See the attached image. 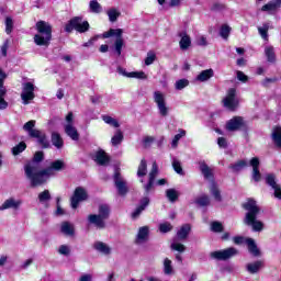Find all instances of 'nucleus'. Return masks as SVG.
I'll use <instances>...</instances> for the list:
<instances>
[{
    "label": "nucleus",
    "mask_w": 281,
    "mask_h": 281,
    "mask_svg": "<svg viewBox=\"0 0 281 281\" xmlns=\"http://www.w3.org/2000/svg\"><path fill=\"white\" fill-rule=\"evenodd\" d=\"M87 199H88L87 190H85V188L82 187H78L75 190L74 195L71 198L72 210H76L78 207V204L80 203V201H87Z\"/></svg>",
    "instance_id": "13"
},
{
    "label": "nucleus",
    "mask_w": 281,
    "mask_h": 281,
    "mask_svg": "<svg viewBox=\"0 0 281 281\" xmlns=\"http://www.w3.org/2000/svg\"><path fill=\"white\" fill-rule=\"evenodd\" d=\"M166 196L170 203H175L179 199V192H177L175 189H167Z\"/></svg>",
    "instance_id": "45"
},
{
    "label": "nucleus",
    "mask_w": 281,
    "mask_h": 281,
    "mask_svg": "<svg viewBox=\"0 0 281 281\" xmlns=\"http://www.w3.org/2000/svg\"><path fill=\"white\" fill-rule=\"evenodd\" d=\"M223 104L228 111L238 109V98H236V88H229L226 97L223 99Z\"/></svg>",
    "instance_id": "9"
},
{
    "label": "nucleus",
    "mask_w": 281,
    "mask_h": 281,
    "mask_svg": "<svg viewBox=\"0 0 281 281\" xmlns=\"http://www.w3.org/2000/svg\"><path fill=\"white\" fill-rule=\"evenodd\" d=\"M153 99L155 104L157 105L159 115H161V117H168V114L170 113V108H168V103H166V93L156 90L153 93Z\"/></svg>",
    "instance_id": "6"
},
{
    "label": "nucleus",
    "mask_w": 281,
    "mask_h": 281,
    "mask_svg": "<svg viewBox=\"0 0 281 281\" xmlns=\"http://www.w3.org/2000/svg\"><path fill=\"white\" fill-rule=\"evenodd\" d=\"M195 203L198 205H200V207H207V205H210L211 201H210V196L207 195H202L200 198H198L195 200Z\"/></svg>",
    "instance_id": "53"
},
{
    "label": "nucleus",
    "mask_w": 281,
    "mask_h": 281,
    "mask_svg": "<svg viewBox=\"0 0 281 281\" xmlns=\"http://www.w3.org/2000/svg\"><path fill=\"white\" fill-rule=\"evenodd\" d=\"M181 137H186V131L184 130H179V134H176L172 142H171V147L177 148L179 146V140Z\"/></svg>",
    "instance_id": "51"
},
{
    "label": "nucleus",
    "mask_w": 281,
    "mask_h": 281,
    "mask_svg": "<svg viewBox=\"0 0 281 281\" xmlns=\"http://www.w3.org/2000/svg\"><path fill=\"white\" fill-rule=\"evenodd\" d=\"M92 159L99 166H109V162L111 161V158L109 157V155H106V151H104L103 149L94 151V154L92 155Z\"/></svg>",
    "instance_id": "15"
},
{
    "label": "nucleus",
    "mask_w": 281,
    "mask_h": 281,
    "mask_svg": "<svg viewBox=\"0 0 281 281\" xmlns=\"http://www.w3.org/2000/svg\"><path fill=\"white\" fill-rule=\"evenodd\" d=\"M234 256H238V249L234 247L211 252V258L214 260H229V258H234Z\"/></svg>",
    "instance_id": "11"
},
{
    "label": "nucleus",
    "mask_w": 281,
    "mask_h": 281,
    "mask_svg": "<svg viewBox=\"0 0 281 281\" xmlns=\"http://www.w3.org/2000/svg\"><path fill=\"white\" fill-rule=\"evenodd\" d=\"M159 232L161 234H168V232H172V224L170 222H165L159 225Z\"/></svg>",
    "instance_id": "59"
},
{
    "label": "nucleus",
    "mask_w": 281,
    "mask_h": 281,
    "mask_svg": "<svg viewBox=\"0 0 281 281\" xmlns=\"http://www.w3.org/2000/svg\"><path fill=\"white\" fill-rule=\"evenodd\" d=\"M281 9V0H271L261 7V12H268L269 14H276Z\"/></svg>",
    "instance_id": "20"
},
{
    "label": "nucleus",
    "mask_w": 281,
    "mask_h": 281,
    "mask_svg": "<svg viewBox=\"0 0 281 281\" xmlns=\"http://www.w3.org/2000/svg\"><path fill=\"white\" fill-rule=\"evenodd\" d=\"M60 170H65V161L63 160H55L50 162V166L47 168L42 169V173H40V180H37L36 188H41V186H45L55 172H60Z\"/></svg>",
    "instance_id": "4"
},
{
    "label": "nucleus",
    "mask_w": 281,
    "mask_h": 281,
    "mask_svg": "<svg viewBox=\"0 0 281 281\" xmlns=\"http://www.w3.org/2000/svg\"><path fill=\"white\" fill-rule=\"evenodd\" d=\"M211 229L216 234H220L221 232H223V224L221 222H213L211 224Z\"/></svg>",
    "instance_id": "63"
},
{
    "label": "nucleus",
    "mask_w": 281,
    "mask_h": 281,
    "mask_svg": "<svg viewBox=\"0 0 281 281\" xmlns=\"http://www.w3.org/2000/svg\"><path fill=\"white\" fill-rule=\"evenodd\" d=\"M178 36L181 37L179 42L180 49H182V52L190 49V45H192V40L190 38V35H188V33L186 32H180Z\"/></svg>",
    "instance_id": "25"
},
{
    "label": "nucleus",
    "mask_w": 281,
    "mask_h": 281,
    "mask_svg": "<svg viewBox=\"0 0 281 281\" xmlns=\"http://www.w3.org/2000/svg\"><path fill=\"white\" fill-rule=\"evenodd\" d=\"M35 30H37V34L34 35L35 45L48 47L52 43V24L41 20L35 24Z\"/></svg>",
    "instance_id": "3"
},
{
    "label": "nucleus",
    "mask_w": 281,
    "mask_h": 281,
    "mask_svg": "<svg viewBox=\"0 0 281 281\" xmlns=\"http://www.w3.org/2000/svg\"><path fill=\"white\" fill-rule=\"evenodd\" d=\"M50 142H52L53 146H55V148H57L58 150H60V148H63V146H65V140H63V136H60V134L58 132L52 133Z\"/></svg>",
    "instance_id": "31"
},
{
    "label": "nucleus",
    "mask_w": 281,
    "mask_h": 281,
    "mask_svg": "<svg viewBox=\"0 0 281 281\" xmlns=\"http://www.w3.org/2000/svg\"><path fill=\"white\" fill-rule=\"evenodd\" d=\"M114 186L120 196H124L125 194H128V186H126V182L117 171L114 173Z\"/></svg>",
    "instance_id": "14"
},
{
    "label": "nucleus",
    "mask_w": 281,
    "mask_h": 281,
    "mask_svg": "<svg viewBox=\"0 0 281 281\" xmlns=\"http://www.w3.org/2000/svg\"><path fill=\"white\" fill-rule=\"evenodd\" d=\"M94 249L100 254H103L104 256H109V254H111V248L109 247V245L102 241L94 243Z\"/></svg>",
    "instance_id": "39"
},
{
    "label": "nucleus",
    "mask_w": 281,
    "mask_h": 281,
    "mask_svg": "<svg viewBox=\"0 0 281 281\" xmlns=\"http://www.w3.org/2000/svg\"><path fill=\"white\" fill-rule=\"evenodd\" d=\"M21 205H23V201L9 198L0 205V212L5 210H19Z\"/></svg>",
    "instance_id": "16"
},
{
    "label": "nucleus",
    "mask_w": 281,
    "mask_h": 281,
    "mask_svg": "<svg viewBox=\"0 0 281 281\" xmlns=\"http://www.w3.org/2000/svg\"><path fill=\"white\" fill-rule=\"evenodd\" d=\"M263 267H265V262H262V260H257L255 262L247 263L246 271H248V273L256 274V273H259L260 269H262Z\"/></svg>",
    "instance_id": "26"
},
{
    "label": "nucleus",
    "mask_w": 281,
    "mask_h": 281,
    "mask_svg": "<svg viewBox=\"0 0 281 281\" xmlns=\"http://www.w3.org/2000/svg\"><path fill=\"white\" fill-rule=\"evenodd\" d=\"M148 175V164L146 159H142L137 169V177H146Z\"/></svg>",
    "instance_id": "44"
},
{
    "label": "nucleus",
    "mask_w": 281,
    "mask_h": 281,
    "mask_svg": "<svg viewBox=\"0 0 281 281\" xmlns=\"http://www.w3.org/2000/svg\"><path fill=\"white\" fill-rule=\"evenodd\" d=\"M190 86V81L188 79H180L177 80L175 83V89L176 91H183V89H186V87Z\"/></svg>",
    "instance_id": "47"
},
{
    "label": "nucleus",
    "mask_w": 281,
    "mask_h": 281,
    "mask_svg": "<svg viewBox=\"0 0 281 281\" xmlns=\"http://www.w3.org/2000/svg\"><path fill=\"white\" fill-rule=\"evenodd\" d=\"M122 29H111L109 32L103 33V38H111V36H116L114 42V49L117 56H122V47H124V38H122Z\"/></svg>",
    "instance_id": "8"
},
{
    "label": "nucleus",
    "mask_w": 281,
    "mask_h": 281,
    "mask_svg": "<svg viewBox=\"0 0 281 281\" xmlns=\"http://www.w3.org/2000/svg\"><path fill=\"white\" fill-rule=\"evenodd\" d=\"M124 142V132L122 130H116L114 135L111 138L112 146H120Z\"/></svg>",
    "instance_id": "37"
},
{
    "label": "nucleus",
    "mask_w": 281,
    "mask_h": 281,
    "mask_svg": "<svg viewBox=\"0 0 281 281\" xmlns=\"http://www.w3.org/2000/svg\"><path fill=\"white\" fill-rule=\"evenodd\" d=\"M34 139H37V143L42 148H49V140L47 139V134L42 132L41 130L38 132H35L32 136Z\"/></svg>",
    "instance_id": "24"
},
{
    "label": "nucleus",
    "mask_w": 281,
    "mask_h": 281,
    "mask_svg": "<svg viewBox=\"0 0 281 281\" xmlns=\"http://www.w3.org/2000/svg\"><path fill=\"white\" fill-rule=\"evenodd\" d=\"M154 143H155V137L154 136H145L143 138L144 148H150V146H153Z\"/></svg>",
    "instance_id": "61"
},
{
    "label": "nucleus",
    "mask_w": 281,
    "mask_h": 281,
    "mask_svg": "<svg viewBox=\"0 0 281 281\" xmlns=\"http://www.w3.org/2000/svg\"><path fill=\"white\" fill-rule=\"evenodd\" d=\"M45 159V154L43 151H36L32 161L24 165V175L30 181L31 188H36L43 169H41V161Z\"/></svg>",
    "instance_id": "2"
},
{
    "label": "nucleus",
    "mask_w": 281,
    "mask_h": 281,
    "mask_svg": "<svg viewBox=\"0 0 281 281\" xmlns=\"http://www.w3.org/2000/svg\"><path fill=\"white\" fill-rule=\"evenodd\" d=\"M35 126H36V121L31 120L23 125V131L29 133V137H34V134L38 133V131H40V130L34 128Z\"/></svg>",
    "instance_id": "34"
},
{
    "label": "nucleus",
    "mask_w": 281,
    "mask_h": 281,
    "mask_svg": "<svg viewBox=\"0 0 281 281\" xmlns=\"http://www.w3.org/2000/svg\"><path fill=\"white\" fill-rule=\"evenodd\" d=\"M150 233V229L148 228V226H142L138 229V233L136 235V245H144V243H146L148 240V234Z\"/></svg>",
    "instance_id": "21"
},
{
    "label": "nucleus",
    "mask_w": 281,
    "mask_h": 281,
    "mask_svg": "<svg viewBox=\"0 0 281 281\" xmlns=\"http://www.w3.org/2000/svg\"><path fill=\"white\" fill-rule=\"evenodd\" d=\"M232 33V27L227 24H223L220 30V36L224 38V41H227L229 38V34Z\"/></svg>",
    "instance_id": "46"
},
{
    "label": "nucleus",
    "mask_w": 281,
    "mask_h": 281,
    "mask_svg": "<svg viewBox=\"0 0 281 281\" xmlns=\"http://www.w3.org/2000/svg\"><path fill=\"white\" fill-rule=\"evenodd\" d=\"M248 164L246 160H238L237 162L229 165V169L232 172H240V170H245Z\"/></svg>",
    "instance_id": "42"
},
{
    "label": "nucleus",
    "mask_w": 281,
    "mask_h": 281,
    "mask_svg": "<svg viewBox=\"0 0 281 281\" xmlns=\"http://www.w3.org/2000/svg\"><path fill=\"white\" fill-rule=\"evenodd\" d=\"M79 32V34H85V32H89V22L82 21V18L75 16L65 26V32L70 34V32Z\"/></svg>",
    "instance_id": "5"
},
{
    "label": "nucleus",
    "mask_w": 281,
    "mask_h": 281,
    "mask_svg": "<svg viewBox=\"0 0 281 281\" xmlns=\"http://www.w3.org/2000/svg\"><path fill=\"white\" fill-rule=\"evenodd\" d=\"M13 30H14V21L12 20V18L7 16L5 18V33L12 34Z\"/></svg>",
    "instance_id": "55"
},
{
    "label": "nucleus",
    "mask_w": 281,
    "mask_h": 281,
    "mask_svg": "<svg viewBox=\"0 0 281 281\" xmlns=\"http://www.w3.org/2000/svg\"><path fill=\"white\" fill-rule=\"evenodd\" d=\"M244 210L246 211L244 217V225L251 227L252 232H262L265 229V223L258 220L260 216V206L254 199H248L247 202L243 204Z\"/></svg>",
    "instance_id": "1"
},
{
    "label": "nucleus",
    "mask_w": 281,
    "mask_h": 281,
    "mask_svg": "<svg viewBox=\"0 0 281 281\" xmlns=\"http://www.w3.org/2000/svg\"><path fill=\"white\" fill-rule=\"evenodd\" d=\"M108 16H109V21L111 23H115V21H117V18L120 16V11H117V9H110L106 12Z\"/></svg>",
    "instance_id": "50"
},
{
    "label": "nucleus",
    "mask_w": 281,
    "mask_h": 281,
    "mask_svg": "<svg viewBox=\"0 0 281 281\" xmlns=\"http://www.w3.org/2000/svg\"><path fill=\"white\" fill-rule=\"evenodd\" d=\"M98 216H100L103 221H109V216H111V207L109 204L99 205Z\"/></svg>",
    "instance_id": "33"
},
{
    "label": "nucleus",
    "mask_w": 281,
    "mask_h": 281,
    "mask_svg": "<svg viewBox=\"0 0 281 281\" xmlns=\"http://www.w3.org/2000/svg\"><path fill=\"white\" fill-rule=\"evenodd\" d=\"M272 142L274 143V146L278 148H281V127H274L272 131Z\"/></svg>",
    "instance_id": "40"
},
{
    "label": "nucleus",
    "mask_w": 281,
    "mask_h": 281,
    "mask_svg": "<svg viewBox=\"0 0 281 281\" xmlns=\"http://www.w3.org/2000/svg\"><path fill=\"white\" fill-rule=\"evenodd\" d=\"M5 95H8V92H0V111H5L9 106L8 101H5Z\"/></svg>",
    "instance_id": "57"
},
{
    "label": "nucleus",
    "mask_w": 281,
    "mask_h": 281,
    "mask_svg": "<svg viewBox=\"0 0 281 281\" xmlns=\"http://www.w3.org/2000/svg\"><path fill=\"white\" fill-rule=\"evenodd\" d=\"M35 89L36 87L32 82H24L22 85L21 100L23 104L27 105L36 98V94H34Z\"/></svg>",
    "instance_id": "10"
},
{
    "label": "nucleus",
    "mask_w": 281,
    "mask_h": 281,
    "mask_svg": "<svg viewBox=\"0 0 281 281\" xmlns=\"http://www.w3.org/2000/svg\"><path fill=\"white\" fill-rule=\"evenodd\" d=\"M88 223L90 225H94V227H97V229H105L106 228V220H103V217H101L98 214L88 215Z\"/></svg>",
    "instance_id": "18"
},
{
    "label": "nucleus",
    "mask_w": 281,
    "mask_h": 281,
    "mask_svg": "<svg viewBox=\"0 0 281 281\" xmlns=\"http://www.w3.org/2000/svg\"><path fill=\"white\" fill-rule=\"evenodd\" d=\"M271 27V23L265 22L261 26H258L259 35L263 41H269V29Z\"/></svg>",
    "instance_id": "36"
},
{
    "label": "nucleus",
    "mask_w": 281,
    "mask_h": 281,
    "mask_svg": "<svg viewBox=\"0 0 281 281\" xmlns=\"http://www.w3.org/2000/svg\"><path fill=\"white\" fill-rule=\"evenodd\" d=\"M199 170L201 175L204 177V179H212L214 177V172L210 166H207V162L205 160H200L198 162Z\"/></svg>",
    "instance_id": "22"
},
{
    "label": "nucleus",
    "mask_w": 281,
    "mask_h": 281,
    "mask_svg": "<svg viewBox=\"0 0 281 281\" xmlns=\"http://www.w3.org/2000/svg\"><path fill=\"white\" fill-rule=\"evenodd\" d=\"M60 232L64 234V236H74L76 234V228L74 227V224L69 222H63Z\"/></svg>",
    "instance_id": "32"
},
{
    "label": "nucleus",
    "mask_w": 281,
    "mask_h": 281,
    "mask_svg": "<svg viewBox=\"0 0 281 281\" xmlns=\"http://www.w3.org/2000/svg\"><path fill=\"white\" fill-rule=\"evenodd\" d=\"M211 78H214V69H212V68L202 70V71L195 77V80H196L198 82H207V80H210Z\"/></svg>",
    "instance_id": "28"
},
{
    "label": "nucleus",
    "mask_w": 281,
    "mask_h": 281,
    "mask_svg": "<svg viewBox=\"0 0 281 281\" xmlns=\"http://www.w3.org/2000/svg\"><path fill=\"white\" fill-rule=\"evenodd\" d=\"M265 56L268 63H276V48L271 45L265 47Z\"/></svg>",
    "instance_id": "38"
},
{
    "label": "nucleus",
    "mask_w": 281,
    "mask_h": 281,
    "mask_svg": "<svg viewBox=\"0 0 281 281\" xmlns=\"http://www.w3.org/2000/svg\"><path fill=\"white\" fill-rule=\"evenodd\" d=\"M250 166L252 168V179L256 183L262 180V173H260V159L258 157H254L250 160Z\"/></svg>",
    "instance_id": "17"
},
{
    "label": "nucleus",
    "mask_w": 281,
    "mask_h": 281,
    "mask_svg": "<svg viewBox=\"0 0 281 281\" xmlns=\"http://www.w3.org/2000/svg\"><path fill=\"white\" fill-rule=\"evenodd\" d=\"M37 200L45 207H49V202L52 201V193L49 192V190L46 189L38 193Z\"/></svg>",
    "instance_id": "27"
},
{
    "label": "nucleus",
    "mask_w": 281,
    "mask_h": 281,
    "mask_svg": "<svg viewBox=\"0 0 281 281\" xmlns=\"http://www.w3.org/2000/svg\"><path fill=\"white\" fill-rule=\"evenodd\" d=\"M266 183L274 191V198L281 200V187L274 173L266 175Z\"/></svg>",
    "instance_id": "12"
},
{
    "label": "nucleus",
    "mask_w": 281,
    "mask_h": 281,
    "mask_svg": "<svg viewBox=\"0 0 281 281\" xmlns=\"http://www.w3.org/2000/svg\"><path fill=\"white\" fill-rule=\"evenodd\" d=\"M164 273L165 276H175V268L172 267V260L165 258L164 260Z\"/></svg>",
    "instance_id": "41"
},
{
    "label": "nucleus",
    "mask_w": 281,
    "mask_h": 281,
    "mask_svg": "<svg viewBox=\"0 0 281 281\" xmlns=\"http://www.w3.org/2000/svg\"><path fill=\"white\" fill-rule=\"evenodd\" d=\"M101 120H103L105 124H108L109 126H112L113 128H120V122L116 119L112 117L111 115L104 114L101 116Z\"/></svg>",
    "instance_id": "43"
},
{
    "label": "nucleus",
    "mask_w": 281,
    "mask_h": 281,
    "mask_svg": "<svg viewBox=\"0 0 281 281\" xmlns=\"http://www.w3.org/2000/svg\"><path fill=\"white\" fill-rule=\"evenodd\" d=\"M156 58H157V55H155V53L153 52L147 53V57L145 58V65L147 66L153 65Z\"/></svg>",
    "instance_id": "62"
},
{
    "label": "nucleus",
    "mask_w": 281,
    "mask_h": 281,
    "mask_svg": "<svg viewBox=\"0 0 281 281\" xmlns=\"http://www.w3.org/2000/svg\"><path fill=\"white\" fill-rule=\"evenodd\" d=\"M190 232H192V226L190 224L182 225L180 229L177 232L178 240H186V238L190 236Z\"/></svg>",
    "instance_id": "30"
},
{
    "label": "nucleus",
    "mask_w": 281,
    "mask_h": 281,
    "mask_svg": "<svg viewBox=\"0 0 281 281\" xmlns=\"http://www.w3.org/2000/svg\"><path fill=\"white\" fill-rule=\"evenodd\" d=\"M172 168L175 172H177V175H181V176L184 175L183 167H181V161H179V159L172 158Z\"/></svg>",
    "instance_id": "52"
},
{
    "label": "nucleus",
    "mask_w": 281,
    "mask_h": 281,
    "mask_svg": "<svg viewBox=\"0 0 281 281\" xmlns=\"http://www.w3.org/2000/svg\"><path fill=\"white\" fill-rule=\"evenodd\" d=\"M150 205V199L148 196H145L140 200L139 205L134 210L132 213V218L135 221L142 216V212L146 210Z\"/></svg>",
    "instance_id": "19"
},
{
    "label": "nucleus",
    "mask_w": 281,
    "mask_h": 281,
    "mask_svg": "<svg viewBox=\"0 0 281 281\" xmlns=\"http://www.w3.org/2000/svg\"><path fill=\"white\" fill-rule=\"evenodd\" d=\"M226 128L231 132L240 131V128H243V117L235 116L231 119L226 124Z\"/></svg>",
    "instance_id": "23"
},
{
    "label": "nucleus",
    "mask_w": 281,
    "mask_h": 281,
    "mask_svg": "<svg viewBox=\"0 0 281 281\" xmlns=\"http://www.w3.org/2000/svg\"><path fill=\"white\" fill-rule=\"evenodd\" d=\"M89 8L94 14H100L102 12V5L98 3V0L90 1Z\"/></svg>",
    "instance_id": "48"
},
{
    "label": "nucleus",
    "mask_w": 281,
    "mask_h": 281,
    "mask_svg": "<svg viewBox=\"0 0 281 281\" xmlns=\"http://www.w3.org/2000/svg\"><path fill=\"white\" fill-rule=\"evenodd\" d=\"M246 244L248 246V251L255 256V258L260 257V249H258V246L256 245V240L248 238L246 239Z\"/></svg>",
    "instance_id": "35"
},
{
    "label": "nucleus",
    "mask_w": 281,
    "mask_h": 281,
    "mask_svg": "<svg viewBox=\"0 0 281 281\" xmlns=\"http://www.w3.org/2000/svg\"><path fill=\"white\" fill-rule=\"evenodd\" d=\"M210 194L213 196L214 201L221 203L223 201V195L221 194V189L216 182H212L210 186Z\"/></svg>",
    "instance_id": "29"
},
{
    "label": "nucleus",
    "mask_w": 281,
    "mask_h": 281,
    "mask_svg": "<svg viewBox=\"0 0 281 281\" xmlns=\"http://www.w3.org/2000/svg\"><path fill=\"white\" fill-rule=\"evenodd\" d=\"M170 249L172 251H178V254H183V252H186V245H183L179 241H173L170 245Z\"/></svg>",
    "instance_id": "49"
},
{
    "label": "nucleus",
    "mask_w": 281,
    "mask_h": 281,
    "mask_svg": "<svg viewBox=\"0 0 281 281\" xmlns=\"http://www.w3.org/2000/svg\"><path fill=\"white\" fill-rule=\"evenodd\" d=\"M211 10L213 12H223V10H225V4L221 2H215L212 4Z\"/></svg>",
    "instance_id": "64"
},
{
    "label": "nucleus",
    "mask_w": 281,
    "mask_h": 281,
    "mask_svg": "<svg viewBox=\"0 0 281 281\" xmlns=\"http://www.w3.org/2000/svg\"><path fill=\"white\" fill-rule=\"evenodd\" d=\"M26 148H27V145L22 142L12 148V155L14 156L21 155V153H23V150H25Z\"/></svg>",
    "instance_id": "54"
},
{
    "label": "nucleus",
    "mask_w": 281,
    "mask_h": 281,
    "mask_svg": "<svg viewBox=\"0 0 281 281\" xmlns=\"http://www.w3.org/2000/svg\"><path fill=\"white\" fill-rule=\"evenodd\" d=\"M64 133L72 139V142H78L80 139V133L78 128L74 126V112H69L65 117Z\"/></svg>",
    "instance_id": "7"
},
{
    "label": "nucleus",
    "mask_w": 281,
    "mask_h": 281,
    "mask_svg": "<svg viewBox=\"0 0 281 281\" xmlns=\"http://www.w3.org/2000/svg\"><path fill=\"white\" fill-rule=\"evenodd\" d=\"M157 175H159V167L157 166V162H153L151 165V170L149 172V179L151 181H155V179H157Z\"/></svg>",
    "instance_id": "56"
},
{
    "label": "nucleus",
    "mask_w": 281,
    "mask_h": 281,
    "mask_svg": "<svg viewBox=\"0 0 281 281\" xmlns=\"http://www.w3.org/2000/svg\"><path fill=\"white\" fill-rule=\"evenodd\" d=\"M130 78H137L138 80H146L148 76L144 71H132Z\"/></svg>",
    "instance_id": "60"
},
{
    "label": "nucleus",
    "mask_w": 281,
    "mask_h": 281,
    "mask_svg": "<svg viewBox=\"0 0 281 281\" xmlns=\"http://www.w3.org/2000/svg\"><path fill=\"white\" fill-rule=\"evenodd\" d=\"M8 78V75L0 68V93L4 92L8 93V89L3 85V81Z\"/></svg>",
    "instance_id": "58"
}]
</instances>
